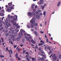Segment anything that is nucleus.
I'll list each match as a JSON object with an SVG mask.
<instances>
[{
	"mask_svg": "<svg viewBox=\"0 0 61 61\" xmlns=\"http://www.w3.org/2000/svg\"><path fill=\"white\" fill-rule=\"evenodd\" d=\"M13 8V7H11V8L10 7L7 9V11L8 12H10L12 11V10Z\"/></svg>",
	"mask_w": 61,
	"mask_h": 61,
	"instance_id": "obj_1",
	"label": "nucleus"
},
{
	"mask_svg": "<svg viewBox=\"0 0 61 61\" xmlns=\"http://www.w3.org/2000/svg\"><path fill=\"white\" fill-rule=\"evenodd\" d=\"M13 19L15 21H16V20H17V16L16 15H15Z\"/></svg>",
	"mask_w": 61,
	"mask_h": 61,
	"instance_id": "obj_2",
	"label": "nucleus"
},
{
	"mask_svg": "<svg viewBox=\"0 0 61 61\" xmlns=\"http://www.w3.org/2000/svg\"><path fill=\"white\" fill-rule=\"evenodd\" d=\"M3 23V21H2V20H0V27H1L2 26L3 24H2Z\"/></svg>",
	"mask_w": 61,
	"mask_h": 61,
	"instance_id": "obj_3",
	"label": "nucleus"
},
{
	"mask_svg": "<svg viewBox=\"0 0 61 61\" xmlns=\"http://www.w3.org/2000/svg\"><path fill=\"white\" fill-rule=\"evenodd\" d=\"M34 33H35V35L36 36H38V33L37 32H36V31H34Z\"/></svg>",
	"mask_w": 61,
	"mask_h": 61,
	"instance_id": "obj_4",
	"label": "nucleus"
},
{
	"mask_svg": "<svg viewBox=\"0 0 61 61\" xmlns=\"http://www.w3.org/2000/svg\"><path fill=\"white\" fill-rule=\"evenodd\" d=\"M43 0H41L39 3V4L41 5V4H43V3H44Z\"/></svg>",
	"mask_w": 61,
	"mask_h": 61,
	"instance_id": "obj_5",
	"label": "nucleus"
},
{
	"mask_svg": "<svg viewBox=\"0 0 61 61\" xmlns=\"http://www.w3.org/2000/svg\"><path fill=\"white\" fill-rule=\"evenodd\" d=\"M35 21L34 20H31L30 21V23L31 24H34Z\"/></svg>",
	"mask_w": 61,
	"mask_h": 61,
	"instance_id": "obj_6",
	"label": "nucleus"
},
{
	"mask_svg": "<svg viewBox=\"0 0 61 61\" xmlns=\"http://www.w3.org/2000/svg\"><path fill=\"white\" fill-rule=\"evenodd\" d=\"M31 41L32 43H33V44H36V41H34V40H33V39H32V40H31Z\"/></svg>",
	"mask_w": 61,
	"mask_h": 61,
	"instance_id": "obj_7",
	"label": "nucleus"
},
{
	"mask_svg": "<svg viewBox=\"0 0 61 61\" xmlns=\"http://www.w3.org/2000/svg\"><path fill=\"white\" fill-rule=\"evenodd\" d=\"M40 15H37L36 17V18L38 19H39V18H40Z\"/></svg>",
	"mask_w": 61,
	"mask_h": 61,
	"instance_id": "obj_8",
	"label": "nucleus"
},
{
	"mask_svg": "<svg viewBox=\"0 0 61 61\" xmlns=\"http://www.w3.org/2000/svg\"><path fill=\"white\" fill-rule=\"evenodd\" d=\"M53 60H56V56H55L53 58Z\"/></svg>",
	"mask_w": 61,
	"mask_h": 61,
	"instance_id": "obj_9",
	"label": "nucleus"
},
{
	"mask_svg": "<svg viewBox=\"0 0 61 61\" xmlns=\"http://www.w3.org/2000/svg\"><path fill=\"white\" fill-rule=\"evenodd\" d=\"M32 61H36V59H35V58H32Z\"/></svg>",
	"mask_w": 61,
	"mask_h": 61,
	"instance_id": "obj_10",
	"label": "nucleus"
},
{
	"mask_svg": "<svg viewBox=\"0 0 61 61\" xmlns=\"http://www.w3.org/2000/svg\"><path fill=\"white\" fill-rule=\"evenodd\" d=\"M28 15H29V16H31V15H32V14L31 12H29L28 13Z\"/></svg>",
	"mask_w": 61,
	"mask_h": 61,
	"instance_id": "obj_11",
	"label": "nucleus"
},
{
	"mask_svg": "<svg viewBox=\"0 0 61 61\" xmlns=\"http://www.w3.org/2000/svg\"><path fill=\"white\" fill-rule=\"evenodd\" d=\"M26 59L27 60H28V61H30V58L28 57H27Z\"/></svg>",
	"mask_w": 61,
	"mask_h": 61,
	"instance_id": "obj_12",
	"label": "nucleus"
},
{
	"mask_svg": "<svg viewBox=\"0 0 61 61\" xmlns=\"http://www.w3.org/2000/svg\"><path fill=\"white\" fill-rule=\"evenodd\" d=\"M11 34V31H9L8 32V35H9V36H10Z\"/></svg>",
	"mask_w": 61,
	"mask_h": 61,
	"instance_id": "obj_13",
	"label": "nucleus"
},
{
	"mask_svg": "<svg viewBox=\"0 0 61 61\" xmlns=\"http://www.w3.org/2000/svg\"><path fill=\"white\" fill-rule=\"evenodd\" d=\"M43 45V43H39L38 44V46H41V45Z\"/></svg>",
	"mask_w": 61,
	"mask_h": 61,
	"instance_id": "obj_14",
	"label": "nucleus"
},
{
	"mask_svg": "<svg viewBox=\"0 0 61 61\" xmlns=\"http://www.w3.org/2000/svg\"><path fill=\"white\" fill-rule=\"evenodd\" d=\"M60 3H61V2H60V1H59V2L58 3V5H57V6H59V5H60Z\"/></svg>",
	"mask_w": 61,
	"mask_h": 61,
	"instance_id": "obj_15",
	"label": "nucleus"
},
{
	"mask_svg": "<svg viewBox=\"0 0 61 61\" xmlns=\"http://www.w3.org/2000/svg\"><path fill=\"white\" fill-rule=\"evenodd\" d=\"M21 34V35L22 36H23V33L22 32H19V35H20Z\"/></svg>",
	"mask_w": 61,
	"mask_h": 61,
	"instance_id": "obj_16",
	"label": "nucleus"
},
{
	"mask_svg": "<svg viewBox=\"0 0 61 61\" xmlns=\"http://www.w3.org/2000/svg\"><path fill=\"white\" fill-rule=\"evenodd\" d=\"M0 15L1 16H4V14L2 13H0Z\"/></svg>",
	"mask_w": 61,
	"mask_h": 61,
	"instance_id": "obj_17",
	"label": "nucleus"
},
{
	"mask_svg": "<svg viewBox=\"0 0 61 61\" xmlns=\"http://www.w3.org/2000/svg\"><path fill=\"white\" fill-rule=\"evenodd\" d=\"M0 57L1 58H2V57L4 58V56H3V55H0Z\"/></svg>",
	"mask_w": 61,
	"mask_h": 61,
	"instance_id": "obj_18",
	"label": "nucleus"
},
{
	"mask_svg": "<svg viewBox=\"0 0 61 61\" xmlns=\"http://www.w3.org/2000/svg\"><path fill=\"white\" fill-rule=\"evenodd\" d=\"M12 5V3H9L8 4V5H9V6H11V5Z\"/></svg>",
	"mask_w": 61,
	"mask_h": 61,
	"instance_id": "obj_19",
	"label": "nucleus"
},
{
	"mask_svg": "<svg viewBox=\"0 0 61 61\" xmlns=\"http://www.w3.org/2000/svg\"><path fill=\"white\" fill-rule=\"evenodd\" d=\"M40 59L41 60V61H44V60H45V59H44L42 58H40Z\"/></svg>",
	"mask_w": 61,
	"mask_h": 61,
	"instance_id": "obj_20",
	"label": "nucleus"
},
{
	"mask_svg": "<svg viewBox=\"0 0 61 61\" xmlns=\"http://www.w3.org/2000/svg\"><path fill=\"white\" fill-rule=\"evenodd\" d=\"M15 56H16V58L17 57V56H18V53H16V54L15 55Z\"/></svg>",
	"mask_w": 61,
	"mask_h": 61,
	"instance_id": "obj_21",
	"label": "nucleus"
},
{
	"mask_svg": "<svg viewBox=\"0 0 61 61\" xmlns=\"http://www.w3.org/2000/svg\"><path fill=\"white\" fill-rule=\"evenodd\" d=\"M8 35V33H6L5 34V36H7Z\"/></svg>",
	"mask_w": 61,
	"mask_h": 61,
	"instance_id": "obj_22",
	"label": "nucleus"
},
{
	"mask_svg": "<svg viewBox=\"0 0 61 61\" xmlns=\"http://www.w3.org/2000/svg\"><path fill=\"white\" fill-rule=\"evenodd\" d=\"M34 26H37V25L38 24H37V23H35L34 24Z\"/></svg>",
	"mask_w": 61,
	"mask_h": 61,
	"instance_id": "obj_23",
	"label": "nucleus"
},
{
	"mask_svg": "<svg viewBox=\"0 0 61 61\" xmlns=\"http://www.w3.org/2000/svg\"><path fill=\"white\" fill-rule=\"evenodd\" d=\"M9 24L8 25V27H9V26H11V24H10V23H9Z\"/></svg>",
	"mask_w": 61,
	"mask_h": 61,
	"instance_id": "obj_24",
	"label": "nucleus"
},
{
	"mask_svg": "<svg viewBox=\"0 0 61 61\" xmlns=\"http://www.w3.org/2000/svg\"><path fill=\"white\" fill-rule=\"evenodd\" d=\"M15 31L14 30H13L12 31V34H14L15 33Z\"/></svg>",
	"mask_w": 61,
	"mask_h": 61,
	"instance_id": "obj_25",
	"label": "nucleus"
},
{
	"mask_svg": "<svg viewBox=\"0 0 61 61\" xmlns=\"http://www.w3.org/2000/svg\"><path fill=\"white\" fill-rule=\"evenodd\" d=\"M15 31L16 32H18L19 31V30L17 29H16L15 30Z\"/></svg>",
	"mask_w": 61,
	"mask_h": 61,
	"instance_id": "obj_26",
	"label": "nucleus"
},
{
	"mask_svg": "<svg viewBox=\"0 0 61 61\" xmlns=\"http://www.w3.org/2000/svg\"><path fill=\"white\" fill-rule=\"evenodd\" d=\"M41 53L42 54H44V52H43V51H41Z\"/></svg>",
	"mask_w": 61,
	"mask_h": 61,
	"instance_id": "obj_27",
	"label": "nucleus"
},
{
	"mask_svg": "<svg viewBox=\"0 0 61 61\" xmlns=\"http://www.w3.org/2000/svg\"><path fill=\"white\" fill-rule=\"evenodd\" d=\"M14 22H15V21L14 20H12L11 21V22L12 23H14Z\"/></svg>",
	"mask_w": 61,
	"mask_h": 61,
	"instance_id": "obj_28",
	"label": "nucleus"
},
{
	"mask_svg": "<svg viewBox=\"0 0 61 61\" xmlns=\"http://www.w3.org/2000/svg\"><path fill=\"white\" fill-rule=\"evenodd\" d=\"M27 27H28V28H31V26H30L29 25H27Z\"/></svg>",
	"mask_w": 61,
	"mask_h": 61,
	"instance_id": "obj_29",
	"label": "nucleus"
},
{
	"mask_svg": "<svg viewBox=\"0 0 61 61\" xmlns=\"http://www.w3.org/2000/svg\"><path fill=\"white\" fill-rule=\"evenodd\" d=\"M14 35L15 36H16L17 35V32H16L14 33Z\"/></svg>",
	"mask_w": 61,
	"mask_h": 61,
	"instance_id": "obj_30",
	"label": "nucleus"
},
{
	"mask_svg": "<svg viewBox=\"0 0 61 61\" xmlns=\"http://www.w3.org/2000/svg\"><path fill=\"white\" fill-rule=\"evenodd\" d=\"M8 18L9 19H10V18H11L10 17V15H9L8 16Z\"/></svg>",
	"mask_w": 61,
	"mask_h": 61,
	"instance_id": "obj_31",
	"label": "nucleus"
},
{
	"mask_svg": "<svg viewBox=\"0 0 61 61\" xmlns=\"http://www.w3.org/2000/svg\"><path fill=\"white\" fill-rule=\"evenodd\" d=\"M48 50H49V51H50V47H48Z\"/></svg>",
	"mask_w": 61,
	"mask_h": 61,
	"instance_id": "obj_32",
	"label": "nucleus"
},
{
	"mask_svg": "<svg viewBox=\"0 0 61 61\" xmlns=\"http://www.w3.org/2000/svg\"><path fill=\"white\" fill-rule=\"evenodd\" d=\"M17 58L18 60H21V59H20V58L19 57H18V56H17Z\"/></svg>",
	"mask_w": 61,
	"mask_h": 61,
	"instance_id": "obj_33",
	"label": "nucleus"
},
{
	"mask_svg": "<svg viewBox=\"0 0 61 61\" xmlns=\"http://www.w3.org/2000/svg\"><path fill=\"white\" fill-rule=\"evenodd\" d=\"M55 56H56V54H54L52 56V57H54Z\"/></svg>",
	"mask_w": 61,
	"mask_h": 61,
	"instance_id": "obj_34",
	"label": "nucleus"
},
{
	"mask_svg": "<svg viewBox=\"0 0 61 61\" xmlns=\"http://www.w3.org/2000/svg\"><path fill=\"white\" fill-rule=\"evenodd\" d=\"M1 39L2 40V43H3V42H4V40L3 39V38L2 37L1 38Z\"/></svg>",
	"mask_w": 61,
	"mask_h": 61,
	"instance_id": "obj_35",
	"label": "nucleus"
},
{
	"mask_svg": "<svg viewBox=\"0 0 61 61\" xmlns=\"http://www.w3.org/2000/svg\"><path fill=\"white\" fill-rule=\"evenodd\" d=\"M26 39L27 40H28V41H29V39L28 37H27Z\"/></svg>",
	"mask_w": 61,
	"mask_h": 61,
	"instance_id": "obj_36",
	"label": "nucleus"
},
{
	"mask_svg": "<svg viewBox=\"0 0 61 61\" xmlns=\"http://www.w3.org/2000/svg\"><path fill=\"white\" fill-rule=\"evenodd\" d=\"M43 15H46V11H44L43 12Z\"/></svg>",
	"mask_w": 61,
	"mask_h": 61,
	"instance_id": "obj_37",
	"label": "nucleus"
},
{
	"mask_svg": "<svg viewBox=\"0 0 61 61\" xmlns=\"http://www.w3.org/2000/svg\"><path fill=\"white\" fill-rule=\"evenodd\" d=\"M13 25H16V23L15 22H14L13 24Z\"/></svg>",
	"mask_w": 61,
	"mask_h": 61,
	"instance_id": "obj_38",
	"label": "nucleus"
},
{
	"mask_svg": "<svg viewBox=\"0 0 61 61\" xmlns=\"http://www.w3.org/2000/svg\"><path fill=\"white\" fill-rule=\"evenodd\" d=\"M37 11L38 13H40V12H41V10H37Z\"/></svg>",
	"mask_w": 61,
	"mask_h": 61,
	"instance_id": "obj_39",
	"label": "nucleus"
},
{
	"mask_svg": "<svg viewBox=\"0 0 61 61\" xmlns=\"http://www.w3.org/2000/svg\"><path fill=\"white\" fill-rule=\"evenodd\" d=\"M8 26L6 25L5 27V28H6V29H7L8 28Z\"/></svg>",
	"mask_w": 61,
	"mask_h": 61,
	"instance_id": "obj_40",
	"label": "nucleus"
},
{
	"mask_svg": "<svg viewBox=\"0 0 61 61\" xmlns=\"http://www.w3.org/2000/svg\"><path fill=\"white\" fill-rule=\"evenodd\" d=\"M51 53H52V51H51V50H50V51L49 52V54H51Z\"/></svg>",
	"mask_w": 61,
	"mask_h": 61,
	"instance_id": "obj_41",
	"label": "nucleus"
},
{
	"mask_svg": "<svg viewBox=\"0 0 61 61\" xmlns=\"http://www.w3.org/2000/svg\"><path fill=\"white\" fill-rule=\"evenodd\" d=\"M20 39H19V38H17L16 39L17 40V41H19Z\"/></svg>",
	"mask_w": 61,
	"mask_h": 61,
	"instance_id": "obj_42",
	"label": "nucleus"
},
{
	"mask_svg": "<svg viewBox=\"0 0 61 61\" xmlns=\"http://www.w3.org/2000/svg\"><path fill=\"white\" fill-rule=\"evenodd\" d=\"M61 55L60 54L59 55V58L60 59V58H61Z\"/></svg>",
	"mask_w": 61,
	"mask_h": 61,
	"instance_id": "obj_43",
	"label": "nucleus"
},
{
	"mask_svg": "<svg viewBox=\"0 0 61 61\" xmlns=\"http://www.w3.org/2000/svg\"><path fill=\"white\" fill-rule=\"evenodd\" d=\"M24 37L25 38H26L27 37V36H24Z\"/></svg>",
	"mask_w": 61,
	"mask_h": 61,
	"instance_id": "obj_44",
	"label": "nucleus"
},
{
	"mask_svg": "<svg viewBox=\"0 0 61 61\" xmlns=\"http://www.w3.org/2000/svg\"><path fill=\"white\" fill-rule=\"evenodd\" d=\"M10 51L11 54H13V52H12V50L11 49H10Z\"/></svg>",
	"mask_w": 61,
	"mask_h": 61,
	"instance_id": "obj_45",
	"label": "nucleus"
},
{
	"mask_svg": "<svg viewBox=\"0 0 61 61\" xmlns=\"http://www.w3.org/2000/svg\"><path fill=\"white\" fill-rule=\"evenodd\" d=\"M35 12H33L32 13V15H35Z\"/></svg>",
	"mask_w": 61,
	"mask_h": 61,
	"instance_id": "obj_46",
	"label": "nucleus"
},
{
	"mask_svg": "<svg viewBox=\"0 0 61 61\" xmlns=\"http://www.w3.org/2000/svg\"><path fill=\"white\" fill-rule=\"evenodd\" d=\"M31 26L32 27H34V25H33V24H31Z\"/></svg>",
	"mask_w": 61,
	"mask_h": 61,
	"instance_id": "obj_47",
	"label": "nucleus"
},
{
	"mask_svg": "<svg viewBox=\"0 0 61 61\" xmlns=\"http://www.w3.org/2000/svg\"><path fill=\"white\" fill-rule=\"evenodd\" d=\"M45 37H46V38H47V36H46V34H45Z\"/></svg>",
	"mask_w": 61,
	"mask_h": 61,
	"instance_id": "obj_48",
	"label": "nucleus"
},
{
	"mask_svg": "<svg viewBox=\"0 0 61 61\" xmlns=\"http://www.w3.org/2000/svg\"><path fill=\"white\" fill-rule=\"evenodd\" d=\"M46 42H47L48 43V39H47Z\"/></svg>",
	"mask_w": 61,
	"mask_h": 61,
	"instance_id": "obj_49",
	"label": "nucleus"
},
{
	"mask_svg": "<svg viewBox=\"0 0 61 61\" xmlns=\"http://www.w3.org/2000/svg\"><path fill=\"white\" fill-rule=\"evenodd\" d=\"M19 37L20 38H21V35H19Z\"/></svg>",
	"mask_w": 61,
	"mask_h": 61,
	"instance_id": "obj_50",
	"label": "nucleus"
},
{
	"mask_svg": "<svg viewBox=\"0 0 61 61\" xmlns=\"http://www.w3.org/2000/svg\"><path fill=\"white\" fill-rule=\"evenodd\" d=\"M12 37H13V38H14V37H15V36L14 35V34H12Z\"/></svg>",
	"mask_w": 61,
	"mask_h": 61,
	"instance_id": "obj_51",
	"label": "nucleus"
},
{
	"mask_svg": "<svg viewBox=\"0 0 61 61\" xmlns=\"http://www.w3.org/2000/svg\"><path fill=\"white\" fill-rule=\"evenodd\" d=\"M35 5V4H33L31 5V6H34Z\"/></svg>",
	"mask_w": 61,
	"mask_h": 61,
	"instance_id": "obj_52",
	"label": "nucleus"
},
{
	"mask_svg": "<svg viewBox=\"0 0 61 61\" xmlns=\"http://www.w3.org/2000/svg\"><path fill=\"white\" fill-rule=\"evenodd\" d=\"M22 41L23 42H25V39H22Z\"/></svg>",
	"mask_w": 61,
	"mask_h": 61,
	"instance_id": "obj_53",
	"label": "nucleus"
},
{
	"mask_svg": "<svg viewBox=\"0 0 61 61\" xmlns=\"http://www.w3.org/2000/svg\"><path fill=\"white\" fill-rule=\"evenodd\" d=\"M32 19V20H35L36 19V18L35 17L33 18Z\"/></svg>",
	"mask_w": 61,
	"mask_h": 61,
	"instance_id": "obj_54",
	"label": "nucleus"
},
{
	"mask_svg": "<svg viewBox=\"0 0 61 61\" xmlns=\"http://www.w3.org/2000/svg\"><path fill=\"white\" fill-rule=\"evenodd\" d=\"M9 29L10 31H12V29L11 28H9Z\"/></svg>",
	"mask_w": 61,
	"mask_h": 61,
	"instance_id": "obj_55",
	"label": "nucleus"
},
{
	"mask_svg": "<svg viewBox=\"0 0 61 61\" xmlns=\"http://www.w3.org/2000/svg\"><path fill=\"white\" fill-rule=\"evenodd\" d=\"M35 47H36V49H37V48H38V46H37V45H36V46Z\"/></svg>",
	"mask_w": 61,
	"mask_h": 61,
	"instance_id": "obj_56",
	"label": "nucleus"
},
{
	"mask_svg": "<svg viewBox=\"0 0 61 61\" xmlns=\"http://www.w3.org/2000/svg\"><path fill=\"white\" fill-rule=\"evenodd\" d=\"M16 47H17V46L16 45H15L14 46V48H16Z\"/></svg>",
	"mask_w": 61,
	"mask_h": 61,
	"instance_id": "obj_57",
	"label": "nucleus"
},
{
	"mask_svg": "<svg viewBox=\"0 0 61 61\" xmlns=\"http://www.w3.org/2000/svg\"><path fill=\"white\" fill-rule=\"evenodd\" d=\"M25 55H28V52H26L25 53Z\"/></svg>",
	"mask_w": 61,
	"mask_h": 61,
	"instance_id": "obj_58",
	"label": "nucleus"
},
{
	"mask_svg": "<svg viewBox=\"0 0 61 61\" xmlns=\"http://www.w3.org/2000/svg\"><path fill=\"white\" fill-rule=\"evenodd\" d=\"M20 26H18V27H16V28H17V29H18V28H20Z\"/></svg>",
	"mask_w": 61,
	"mask_h": 61,
	"instance_id": "obj_59",
	"label": "nucleus"
},
{
	"mask_svg": "<svg viewBox=\"0 0 61 61\" xmlns=\"http://www.w3.org/2000/svg\"><path fill=\"white\" fill-rule=\"evenodd\" d=\"M10 18L12 19V18H13V16H12L10 17Z\"/></svg>",
	"mask_w": 61,
	"mask_h": 61,
	"instance_id": "obj_60",
	"label": "nucleus"
},
{
	"mask_svg": "<svg viewBox=\"0 0 61 61\" xmlns=\"http://www.w3.org/2000/svg\"><path fill=\"white\" fill-rule=\"evenodd\" d=\"M20 31L21 32H23V30L21 29L20 30Z\"/></svg>",
	"mask_w": 61,
	"mask_h": 61,
	"instance_id": "obj_61",
	"label": "nucleus"
},
{
	"mask_svg": "<svg viewBox=\"0 0 61 61\" xmlns=\"http://www.w3.org/2000/svg\"><path fill=\"white\" fill-rule=\"evenodd\" d=\"M25 51H26L25 50H24V51H23V53H25Z\"/></svg>",
	"mask_w": 61,
	"mask_h": 61,
	"instance_id": "obj_62",
	"label": "nucleus"
},
{
	"mask_svg": "<svg viewBox=\"0 0 61 61\" xmlns=\"http://www.w3.org/2000/svg\"><path fill=\"white\" fill-rule=\"evenodd\" d=\"M40 15H42V13H40Z\"/></svg>",
	"mask_w": 61,
	"mask_h": 61,
	"instance_id": "obj_63",
	"label": "nucleus"
},
{
	"mask_svg": "<svg viewBox=\"0 0 61 61\" xmlns=\"http://www.w3.org/2000/svg\"><path fill=\"white\" fill-rule=\"evenodd\" d=\"M47 49V46H46L45 47V49Z\"/></svg>",
	"mask_w": 61,
	"mask_h": 61,
	"instance_id": "obj_64",
	"label": "nucleus"
}]
</instances>
